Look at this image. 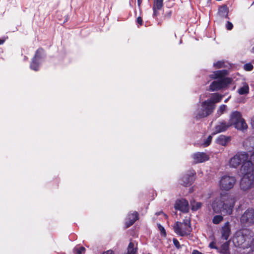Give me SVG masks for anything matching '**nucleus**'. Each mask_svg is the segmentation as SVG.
I'll return each mask as SVG.
<instances>
[{
    "label": "nucleus",
    "mask_w": 254,
    "mask_h": 254,
    "mask_svg": "<svg viewBox=\"0 0 254 254\" xmlns=\"http://www.w3.org/2000/svg\"><path fill=\"white\" fill-rule=\"evenodd\" d=\"M228 74L227 70H218L213 72L209 75L212 79H218L213 81L209 86V90L211 91H217L226 88L230 84L232 80L230 78L225 77Z\"/></svg>",
    "instance_id": "nucleus-3"
},
{
    "label": "nucleus",
    "mask_w": 254,
    "mask_h": 254,
    "mask_svg": "<svg viewBox=\"0 0 254 254\" xmlns=\"http://www.w3.org/2000/svg\"><path fill=\"white\" fill-rule=\"evenodd\" d=\"M230 98V97H229L228 98H227V99H226L224 102L225 103L227 102V101L229 100V99Z\"/></svg>",
    "instance_id": "nucleus-42"
},
{
    "label": "nucleus",
    "mask_w": 254,
    "mask_h": 254,
    "mask_svg": "<svg viewBox=\"0 0 254 254\" xmlns=\"http://www.w3.org/2000/svg\"><path fill=\"white\" fill-rule=\"evenodd\" d=\"M158 228L161 232V234L163 236H166V232L164 228L160 224H157Z\"/></svg>",
    "instance_id": "nucleus-26"
},
{
    "label": "nucleus",
    "mask_w": 254,
    "mask_h": 254,
    "mask_svg": "<svg viewBox=\"0 0 254 254\" xmlns=\"http://www.w3.org/2000/svg\"><path fill=\"white\" fill-rule=\"evenodd\" d=\"M85 251V248L81 247L79 248V249L77 250V253L78 254H84Z\"/></svg>",
    "instance_id": "nucleus-32"
},
{
    "label": "nucleus",
    "mask_w": 254,
    "mask_h": 254,
    "mask_svg": "<svg viewBox=\"0 0 254 254\" xmlns=\"http://www.w3.org/2000/svg\"><path fill=\"white\" fill-rule=\"evenodd\" d=\"M224 64V62H221V61H219L216 63H214L213 65L214 66H215L217 68H221V67H223Z\"/></svg>",
    "instance_id": "nucleus-31"
},
{
    "label": "nucleus",
    "mask_w": 254,
    "mask_h": 254,
    "mask_svg": "<svg viewBox=\"0 0 254 254\" xmlns=\"http://www.w3.org/2000/svg\"><path fill=\"white\" fill-rule=\"evenodd\" d=\"M252 52L254 53V47L252 49Z\"/></svg>",
    "instance_id": "nucleus-43"
},
{
    "label": "nucleus",
    "mask_w": 254,
    "mask_h": 254,
    "mask_svg": "<svg viewBox=\"0 0 254 254\" xmlns=\"http://www.w3.org/2000/svg\"><path fill=\"white\" fill-rule=\"evenodd\" d=\"M230 140V138L229 137H227L225 135H221L216 139V142L219 144L225 146L227 145Z\"/></svg>",
    "instance_id": "nucleus-19"
},
{
    "label": "nucleus",
    "mask_w": 254,
    "mask_h": 254,
    "mask_svg": "<svg viewBox=\"0 0 254 254\" xmlns=\"http://www.w3.org/2000/svg\"><path fill=\"white\" fill-rule=\"evenodd\" d=\"M174 207L176 209L183 212H188L189 210V203L185 199L177 200L176 201Z\"/></svg>",
    "instance_id": "nucleus-10"
},
{
    "label": "nucleus",
    "mask_w": 254,
    "mask_h": 254,
    "mask_svg": "<svg viewBox=\"0 0 254 254\" xmlns=\"http://www.w3.org/2000/svg\"><path fill=\"white\" fill-rule=\"evenodd\" d=\"M195 163H200L209 159V156L205 153L197 152L192 155Z\"/></svg>",
    "instance_id": "nucleus-14"
},
{
    "label": "nucleus",
    "mask_w": 254,
    "mask_h": 254,
    "mask_svg": "<svg viewBox=\"0 0 254 254\" xmlns=\"http://www.w3.org/2000/svg\"><path fill=\"white\" fill-rule=\"evenodd\" d=\"M228 122L230 127L234 126L236 128L239 130H244L248 127L241 113L238 111H234L231 114Z\"/></svg>",
    "instance_id": "nucleus-4"
},
{
    "label": "nucleus",
    "mask_w": 254,
    "mask_h": 254,
    "mask_svg": "<svg viewBox=\"0 0 254 254\" xmlns=\"http://www.w3.org/2000/svg\"><path fill=\"white\" fill-rule=\"evenodd\" d=\"M233 243L236 247L244 250L250 249L247 254H254V238L249 231L237 232L233 238Z\"/></svg>",
    "instance_id": "nucleus-2"
},
{
    "label": "nucleus",
    "mask_w": 254,
    "mask_h": 254,
    "mask_svg": "<svg viewBox=\"0 0 254 254\" xmlns=\"http://www.w3.org/2000/svg\"><path fill=\"white\" fill-rule=\"evenodd\" d=\"M137 22L139 23L140 25H142V20L141 17H138L137 18Z\"/></svg>",
    "instance_id": "nucleus-37"
},
{
    "label": "nucleus",
    "mask_w": 254,
    "mask_h": 254,
    "mask_svg": "<svg viewBox=\"0 0 254 254\" xmlns=\"http://www.w3.org/2000/svg\"><path fill=\"white\" fill-rule=\"evenodd\" d=\"M233 25L232 23L229 21H228L226 24L227 29L229 30H231L233 28Z\"/></svg>",
    "instance_id": "nucleus-34"
},
{
    "label": "nucleus",
    "mask_w": 254,
    "mask_h": 254,
    "mask_svg": "<svg viewBox=\"0 0 254 254\" xmlns=\"http://www.w3.org/2000/svg\"><path fill=\"white\" fill-rule=\"evenodd\" d=\"M241 223L245 226H251L254 224V210L247 209L241 217Z\"/></svg>",
    "instance_id": "nucleus-9"
},
{
    "label": "nucleus",
    "mask_w": 254,
    "mask_h": 254,
    "mask_svg": "<svg viewBox=\"0 0 254 254\" xmlns=\"http://www.w3.org/2000/svg\"><path fill=\"white\" fill-rule=\"evenodd\" d=\"M253 67V65L251 64H247L244 65V69L247 71L252 70Z\"/></svg>",
    "instance_id": "nucleus-29"
},
{
    "label": "nucleus",
    "mask_w": 254,
    "mask_h": 254,
    "mask_svg": "<svg viewBox=\"0 0 254 254\" xmlns=\"http://www.w3.org/2000/svg\"><path fill=\"white\" fill-rule=\"evenodd\" d=\"M236 182L233 176L224 175L222 176L219 183L220 189L223 190H229L233 188Z\"/></svg>",
    "instance_id": "nucleus-8"
},
{
    "label": "nucleus",
    "mask_w": 254,
    "mask_h": 254,
    "mask_svg": "<svg viewBox=\"0 0 254 254\" xmlns=\"http://www.w3.org/2000/svg\"><path fill=\"white\" fill-rule=\"evenodd\" d=\"M102 254H114L113 251L110 250L104 252Z\"/></svg>",
    "instance_id": "nucleus-36"
},
{
    "label": "nucleus",
    "mask_w": 254,
    "mask_h": 254,
    "mask_svg": "<svg viewBox=\"0 0 254 254\" xmlns=\"http://www.w3.org/2000/svg\"><path fill=\"white\" fill-rule=\"evenodd\" d=\"M137 247L133 242H130L127 248V252L126 254H136Z\"/></svg>",
    "instance_id": "nucleus-21"
},
{
    "label": "nucleus",
    "mask_w": 254,
    "mask_h": 254,
    "mask_svg": "<svg viewBox=\"0 0 254 254\" xmlns=\"http://www.w3.org/2000/svg\"><path fill=\"white\" fill-rule=\"evenodd\" d=\"M226 109V105H221L217 111L216 116L219 117L222 115Z\"/></svg>",
    "instance_id": "nucleus-24"
},
{
    "label": "nucleus",
    "mask_w": 254,
    "mask_h": 254,
    "mask_svg": "<svg viewBox=\"0 0 254 254\" xmlns=\"http://www.w3.org/2000/svg\"><path fill=\"white\" fill-rule=\"evenodd\" d=\"M162 7H156V5H153V15L155 16H156L158 14V11L161 9Z\"/></svg>",
    "instance_id": "nucleus-28"
},
{
    "label": "nucleus",
    "mask_w": 254,
    "mask_h": 254,
    "mask_svg": "<svg viewBox=\"0 0 254 254\" xmlns=\"http://www.w3.org/2000/svg\"><path fill=\"white\" fill-rule=\"evenodd\" d=\"M248 155L245 152H238L234 156L231 157L229 161V165L230 167L237 168L243 164V165L247 162H251L254 164L253 161H248Z\"/></svg>",
    "instance_id": "nucleus-6"
},
{
    "label": "nucleus",
    "mask_w": 254,
    "mask_h": 254,
    "mask_svg": "<svg viewBox=\"0 0 254 254\" xmlns=\"http://www.w3.org/2000/svg\"><path fill=\"white\" fill-rule=\"evenodd\" d=\"M252 126L253 127V128H254V117L253 118V119L252 120Z\"/></svg>",
    "instance_id": "nucleus-39"
},
{
    "label": "nucleus",
    "mask_w": 254,
    "mask_h": 254,
    "mask_svg": "<svg viewBox=\"0 0 254 254\" xmlns=\"http://www.w3.org/2000/svg\"><path fill=\"white\" fill-rule=\"evenodd\" d=\"M249 86L247 83H242L241 86L238 88L237 92L241 95H247L249 93Z\"/></svg>",
    "instance_id": "nucleus-17"
},
{
    "label": "nucleus",
    "mask_w": 254,
    "mask_h": 254,
    "mask_svg": "<svg viewBox=\"0 0 254 254\" xmlns=\"http://www.w3.org/2000/svg\"><path fill=\"white\" fill-rule=\"evenodd\" d=\"M229 248V242H226L222 246V250L224 251V253H227L228 251Z\"/></svg>",
    "instance_id": "nucleus-27"
},
{
    "label": "nucleus",
    "mask_w": 254,
    "mask_h": 254,
    "mask_svg": "<svg viewBox=\"0 0 254 254\" xmlns=\"http://www.w3.org/2000/svg\"><path fill=\"white\" fill-rule=\"evenodd\" d=\"M190 205L191 210L196 211L201 208L202 204L200 202L193 201L190 202Z\"/></svg>",
    "instance_id": "nucleus-22"
},
{
    "label": "nucleus",
    "mask_w": 254,
    "mask_h": 254,
    "mask_svg": "<svg viewBox=\"0 0 254 254\" xmlns=\"http://www.w3.org/2000/svg\"><path fill=\"white\" fill-rule=\"evenodd\" d=\"M230 127L229 122L224 120L219 122L214 127V134L226 131Z\"/></svg>",
    "instance_id": "nucleus-11"
},
{
    "label": "nucleus",
    "mask_w": 254,
    "mask_h": 254,
    "mask_svg": "<svg viewBox=\"0 0 254 254\" xmlns=\"http://www.w3.org/2000/svg\"><path fill=\"white\" fill-rule=\"evenodd\" d=\"M212 138V136L211 135H209L207 137V138L206 140V141L204 142L203 144H204V146H208L210 144V143L211 142Z\"/></svg>",
    "instance_id": "nucleus-30"
},
{
    "label": "nucleus",
    "mask_w": 254,
    "mask_h": 254,
    "mask_svg": "<svg viewBox=\"0 0 254 254\" xmlns=\"http://www.w3.org/2000/svg\"><path fill=\"white\" fill-rule=\"evenodd\" d=\"M215 108V105L210 101H203L201 103V108L197 110L196 118L198 119L209 116L213 112Z\"/></svg>",
    "instance_id": "nucleus-7"
},
{
    "label": "nucleus",
    "mask_w": 254,
    "mask_h": 254,
    "mask_svg": "<svg viewBox=\"0 0 254 254\" xmlns=\"http://www.w3.org/2000/svg\"><path fill=\"white\" fill-rule=\"evenodd\" d=\"M142 1V0H137V3H138V6H140V4H141Z\"/></svg>",
    "instance_id": "nucleus-40"
},
{
    "label": "nucleus",
    "mask_w": 254,
    "mask_h": 254,
    "mask_svg": "<svg viewBox=\"0 0 254 254\" xmlns=\"http://www.w3.org/2000/svg\"><path fill=\"white\" fill-rule=\"evenodd\" d=\"M202 254L201 253L197 251H196V250H194L192 254Z\"/></svg>",
    "instance_id": "nucleus-38"
},
{
    "label": "nucleus",
    "mask_w": 254,
    "mask_h": 254,
    "mask_svg": "<svg viewBox=\"0 0 254 254\" xmlns=\"http://www.w3.org/2000/svg\"><path fill=\"white\" fill-rule=\"evenodd\" d=\"M163 0H154L153 5H156V7H162L163 6Z\"/></svg>",
    "instance_id": "nucleus-25"
},
{
    "label": "nucleus",
    "mask_w": 254,
    "mask_h": 254,
    "mask_svg": "<svg viewBox=\"0 0 254 254\" xmlns=\"http://www.w3.org/2000/svg\"><path fill=\"white\" fill-rule=\"evenodd\" d=\"M235 203L234 195L228 193H221L219 196L212 201L211 207L214 213L229 215L233 213Z\"/></svg>",
    "instance_id": "nucleus-1"
},
{
    "label": "nucleus",
    "mask_w": 254,
    "mask_h": 254,
    "mask_svg": "<svg viewBox=\"0 0 254 254\" xmlns=\"http://www.w3.org/2000/svg\"><path fill=\"white\" fill-rule=\"evenodd\" d=\"M223 220V216L222 215H217L212 219V223L214 224H218Z\"/></svg>",
    "instance_id": "nucleus-23"
},
{
    "label": "nucleus",
    "mask_w": 254,
    "mask_h": 254,
    "mask_svg": "<svg viewBox=\"0 0 254 254\" xmlns=\"http://www.w3.org/2000/svg\"><path fill=\"white\" fill-rule=\"evenodd\" d=\"M194 171H191L189 173L184 175L181 180V184L184 186H190L194 181Z\"/></svg>",
    "instance_id": "nucleus-12"
},
{
    "label": "nucleus",
    "mask_w": 254,
    "mask_h": 254,
    "mask_svg": "<svg viewBox=\"0 0 254 254\" xmlns=\"http://www.w3.org/2000/svg\"><path fill=\"white\" fill-rule=\"evenodd\" d=\"M138 219V214L136 211L128 214L126 219V227H130Z\"/></svg>",
    "instance_id": "nucleus-15"
},
{
    "label": "nucleus",
    "mask_w": 254,
    "mask_h": 254,
    "mask_svg": "<svg viewBox=\"0 0 254 254\" xmlns=\"http://www.w3.org/2000/svg\"><path fill=\"white\" fill-rule=\"evenodd\" d=\"M43 51V50L42 48H39L36 51L35 56L33 58L30 67L31 69L35 71L38 70L39 64L38 61L41 58V54L42 53Z\"/></svg>",
    "instance_id": "nucleus-13"
},
{
    "label": "nucleus",
    "mask_w": 254,
    "mask_h": 254,
    "mask_svg": "<svg viewBox=\"0 0 254 254\" xmlns=\"http://www.w3.org/2000/svg\"><path fill=\"white\" fill-rule=\"evenodd\" d=\"M228 9L226 5H223L219 7L218 15L221 17H228Z\"/></svg>",
    "instance_id": "nucleus-20"
},
{
    "label": "nucleus",
    "mask_w": 254,
    "mask_h": 254,
    "mask_svg": "<svg viewBox=\"0 0 254 254\" xmlns=\"http://www.w3.org/2000/svg\"><path fill=\"white\" fill-rule=\"evenodd\" d=\"M4 40L0 39V45L3 44L4 43Z\"/></svg>",
    "instance_id": "nucleus-41"
},
{
    "label": "nucleus",
    "mask_w": 254,
    "mask_h": 254,
    "mask_svg": "<svg viewBox=\"0 0 254 254\" xmlns=\"http://www.w3.org/2000/svg\"><path fill=\"white\" fill-rule=\"evenodd\" d=\"M175 232L181 236L188 235L191 232L190 222L189 219L184 220L183 222H177L173 227Z\"/></svg>",
    "instance_id": "nucleus-5"
},
{
    "label": "nucleus",
    "mask_w": 254,
    "mask_h": 254,
    "mask_svg": "<svg viewBox=\"0 0 254 254\" xmlns=\"http://www.w3.org/2000/svg\"><path fill=\"white\" fill-rule=\"evenodd\" d=\"M223 97V95L216 93L212 94L210 99L207 100L210 101L211 102L213 103V105H215V103L220 102L222 99Z\"/></svg>",
    "instance_id": "nucleus-18"
},
{
    "label": "nucleus",
    "mask_w": 254,
    "mask_h": 254,
    "mask_svg": "<svg viewBox=\"0 0 254 254\" xmlns=\"http://www.w3.org/2000/svg\"><path fill=\"white\" fill-rule=\"evenodd\" d=\"M221 237L224 240H227L231 234V229L229 222H226L223 227L221 230Z\"/></svg>",
    "instance_id": "nucleus-16"
},
{
    "label": "nucleus",
    "mask_w": 254,
    "mask_h": 254,
    "mask_svg": "<svg viewBox=\"0 0 254 254\" xmlns=\"http://www.w3.org/2000/svg\"><path fill=\"white\" fill-rule=\"evenodd\" d=\"M173 243H174V245L177 248L179 249L181 248L180 243L177 239H173Z\"/></svg>",
    "instance_id": "nucleus-33"
},
{
    "label": "nucleus",
    "mask_w": 254,
    "mask_h": 254,
    "mask_svg": "<svg viewBox=\"0 0 254 254\" xmlns=\"http://www.w3.org/2000/svg\"><path fill=\"white\" fill-rule=\"evenodd\" d=\"M209 247L211 249H217V248L215 247V243L213 242H212L209 244Z\"/></svg>",
    "instance_id": "nucleus-35"
}]
</instances>
